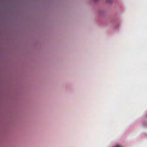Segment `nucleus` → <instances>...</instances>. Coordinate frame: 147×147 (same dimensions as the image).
<instances>
[{"label":"nucleus","instance_id":"1","mask_svg":"<svg viewBox=\"0 0 147 147\" xmlns=\"http://www.w3.org/2000/svg\"><path fill=\"white\" fill-rule=\"evenodd\" d=\"M114 147H123V146L120 145H117Z\"/></svg>","mask_w":147,"mask_h":147},{"label":"nucleus","instance_id":"2","mask_svg":"<svg viewBox=\"0 0 147 147\" xmlns=\"http://www.w3.org/2000/svg\"><path fill=\"white\" fill-rule=\"evenodd\" d=\"M94 1H98V0H94Z\"/></svg>","mask_w":147,"mask_h":147}]
</instances>
